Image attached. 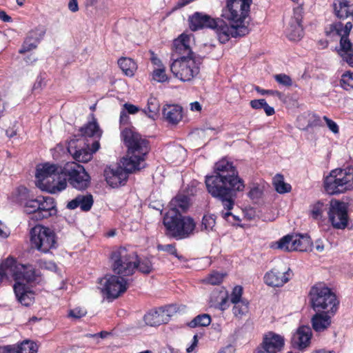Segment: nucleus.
Returning <instances> with one entry per match:
<instances>
[{
    "label": "nucleus",
    "instance_id": "f257e3e1",
    "mask_svg": "<svg viewBox=\"0 0 353 353\" xmlns=\"http://www.w3.org/2000/svg\"><path fill=\"white\" fill-rule=\"evenodd\" d=\"M205 183L209 194L221 202L222 217L232 224L239 221L230 211L234 206L237 193L244 190L245 183L233 163L225 158L216 162L214 174L206 176Z\"/></svg>",
    "mask_w": 353,
    "mask_h": 353
},
{
    "label": "nucleus",
    "instance_id": "f03ea898",
    "mask_svg": "<svg viewBox=\"0 0 353 353\" xmlns=\"http://www.w3.org/2000/svg\"><path fill=\"white\" fill-rule=\"evenodd\" d=\"M121 136L128 148L127 154L121 159L119 166L105 172V180L112 188L124 185L129 173L145 167L150 150L148 141L131 129L123 130Z\"/></svg>",
    "mask_w": 353,
    "mask_h": 353
},
{
    "label": "nucleus",
    "instance_id": "7ed1b4c3",
    "mask_svg": "<svg viewBox=\"0 0 353 353\" xmlns=\"http://www.w3.org/2000/svg\"><path fill=\"white\" fill-rule=\"evenodd\" d=\"M39 272L32 265L19 263L12 279L14 281L13 290L17 301L23 306H30L34 300V293L28 283L35 281Z\"/></svg>",
    "mask_w": 353,
    "mask_h": 353
},
{
    "label": "nucleus",
    "instance_id": "20e7f679",
    "mask_svg": "<svg viewBox=\"0 0 353 353\" xmlns=\"http://www.w3.org/2000/svg\"><path fill=\"white\" fill-rule=\"evenodd\" d=\"M352 28V24L350 22H347L345 24L341 22H334L327 26L325 30L326 36L330 39H339L338 54L350 67H353V45L348 36Z\"/></svg>",
    "mask_w": 353,
    "mask_h": 353
},
{
    "label": "nucleus",
    "instance_id": "39448f33",
    "mask_svg": "<svg viewBox=\"0 0 353 353\" xmlns=\"http://www.w3.org/2000/svg\"><path fill=\"white\" fill-rule=\"evenodd\" d=\"M311 307L315 312H329L336 313L339 300L330 288L320 283L313 285L308 294Z\"/></svg>",
    "mask_w": 353,
    "mask_h": 353
},
{
    "label": "nucleus",
    "instance_id": "423d86ee",
    "mask_svg": "<svg viewBox=\"0 0 353 353\" xmlns=\"http://www.w3.org/2000/svg\"><path fill=\"white\" fill-rule=\"evenodd\" d=\"M163 225L167 234L176 240L190 237L196 228V223L192 217L174 211L167 212L163 217Z\"/></svg>",
    "mask_w": 353,
    "mask_h": 353
},
{
    "label": "nucleus",
    "instance_id": "0eeeda50",
    "mask_svg": "<svg viewBox=\"0 0 353 353\" xmlns=\"http://www.w3.org/2000/svg\"><path fill=\"white\" fill-rule=\"evenodd\" d=\"M201 63V57L197 55L181 56L173 59L170 70L181 81H190L199 74Z\"/></svg>",
    "mask_w": 353,
    "mask_h": 353
},
{
    "label": "nucleus",
    "instance_id": "6e6552de",
    "mask_svg": "<svg viewBox=\"0 0 353 353\" xmlns=\"http://www.w3.org/2000/svg\"><path fill=\"white\" fill-rule=\"evenodd\" d=\"M350 169H335L324 178L323 185L329 194L344 193L353 189Z\"/></svg>",
    "mask_w": 353,
    "mask_h": 353
},
{
    "label": "nucleus",
    "instance_id": "1a4fd4ad",
    "mask_svg": "<svg viewBox=\"0 0 353 353\" xmlns=\"http://www.w3.org/2000/svg\"><path fill=\"white\" fill-rule=\"evenodd\" d=\"M112 271L123 276H130L137 270V254L125 248L121 247L111 255Z\"/></svg>",
    "mask_w": 353,
    "mask_h": 353
},
{
    "label": "nucleus",
    "instance_id": "9d476101",
    "mask_svg": "<svg viewBox=\"0 0 353 353\" xmlns=\"http://www.w3.org/2000/svg\"><path fill=\"white\" fill-rule=\"evenodd\" d=\"M30 239L32 248L43 253H48L57 246L54 232L42 225H36L30 230Z\"/></svg>",
    "mask_w": 353,
    "mask_h": 353
},
{
    "label": "nucleus",
    "instance_id": "9b49d317",
    "mask_svg": "<svg viewBox=\"0 0 353 353\" xmlns=\"http://www.w3.org/2000/svg\"><path fill=\"white\" fill-rule=\"evenodd\" d=\"M251 4L252 0H227L221 16L239 26H246L245 19L249 14Z\"/></svg>",
    "mask_w": 353,
    "mask_h": 353
},
{
    "label": "nucleus",
    "instance_id": "f8f14e48",
    "mask_svg": "<svg viewBox=\"0 0 353 353\" xmlns=\"http://www.w3.org/2000/svg\"><path fill=\"white\" fill-rule=\"evenodd\" d=\"M130 280L122 275L108 274L100 280V288L107 299H115L126 292Z\"/></svg>",
    "mask_w": 353,
    "mask_h": 353
},
{
    "label": "nucleus",
    "instance_id": "ddd939ff",
    "mask_svg": "<svg viewBox=\"0 0 353 353\" xmlns=\"http://www.w3.org/2000/svg\"><path fill=\"white\" fill-rule=\"evenodd\" d=\"M63 175L68 177L69 183L75 189H86L90 183V176L84 167L75 162H68L63 167Z\"/></svg>",
    "mask_w": 353,
    "mask_h": 353
},
{
    "label": "nucleus",
    "instance_id": "4468645a",
    "mask_svg": "<svg viewBox=\"0 0 353 353\" xmlns=\"http://www.w3.org/2000/svg\"><path fill=\"white\" fill-rule=\"evenodd\" d=\"M58 174H63V168L55 163H44L39 164L36 170V185L39 188H46L51 191H57L59 189L52 185L50 181L58 176Z\"/></svg>",
    "mask_w": 353,
    "mask_h": 353
},
{
    "label": "nucleus",
    "instance_id": "2eb2a0df",
    "mask_svg": "<svg viewBox=\"0 0 353 353\" xmlns=\"http://www.w3.org/2000/svg\"><path fill=\"white\" fill-rule=\"evenodd\" d=\"M216 26L213 29L215 30L217 37L221 43H225L231 37H243L250 32L248 26H239L233 23H230V26H229L219 19H216Z\"/></svg>",
    "mask_w": 353,
    "mask_h": 353
},
{
    "label": "nucleus",
    "instance_id": "dca6fc26",
    "mask_svg": "<svg viewBox=\"0 0 353 353\" xmlns=\"http://www.w3.org/2000/svg\"><path fill=\"white\" fill-rule=\"evenodd\" d=\"M303 14V9L302 6L299 5L293 8L292 16L285 30L286 37L290 41H299L303 36L302 26Z\"/></svg>",
    "mask_w": 353,
    "mask_h": 353
},
{
    "label": "nucleus",
    "instance_id": "f3484780",
    "mask_svg": "<svg viewBox=\"0 0 353 353\" xmlns=\"http://www.w3.org/2000/svg\"><path fill=\"white\" fill-rule=\"evenodd\" d=\"M329 219L334 228L343 229L347 225V208L345 203L332 201L328 212Z\"/></svg>",
    "mask_w": 353,
    "mask_h": 353
},
{
    "label": "nucleus",
    "instance_id": "a211bd4d",
    "mask_svg": "<svg viewBox=\"0 0 353 353\" xmlns=\"http://www.w3.org/2000/svg\"><path fill=\"white\" fill-rule=\"evenodd\" d=\"M173 306L159 307L149 311L145 314L143 319L146 325L155 327L169 321L170 316L174 312Z\"/></svg>",
    "mask_w": 353,
    "mask_h": 353
},
{
    "label": "nucleus",
    "instance_id": "6ab92c4d",
    "mask_svg": "<svg viewBox=\"0 0 353 353\" xmlns=\"http://www.w3.org/2000/svg\"><path fill=\"white\" fill-rule=\"evenodd\" d=\"M284 346V339L282 336L269 332L263 337L261 345L254 353H278Z\"/></svg>",
    "mask_w": 353,
    "mask_h": 353
},
{
    "label": "nucleus",
    "instance_id": "aec40b11",
    "mask_svg": "<svg viewBox=\"0 0 353 353\" xmlns=\"http://www.w3.org/2000/svg\"><path fill=\"white\" fill-rule=\"evenodd\" d=\"M68 150L73 158L79 162L87 163L92 158L88 145L84 143V139H72L69 141Z\"/></svg>",
    "mask_w": 353,
    "mask_h": 353
},
{
    "label": "nucleus",
    "instance_id": "412c9836",
    "mask_svg": "<svg viewBox=\"0 0 353 353\" xmlns=\"http://www.w3.org/2000/svg\"><path fill=\"white\" fill-rule=\"evenodd\" d=\"M192 38L191 34L183 33L174 40L172 60L181 56L196 55L192 51L190 47Z\"/></svg>",
    "mask_w": 353,
    "mask_h": 353
},
{
    "label": "nucleus",
    "instance_id": "4be33fe9",
    "mask_svg": "<svg viewBox=\"0 0 353 353\" xmlns=\"http://www.w3.org/2000/svg\"><path fill=\"white\" fill-rule=\"evenodd\" d=\"M292 276V272L290 268L283 271L274 268L265 274L264 281L270 286L281 287L288 282Z\"/></svg>",
    "mask_w": 353,
    "mask_h": 353
},
{
    "label": "nucleus",
    "instance_id": "5701e85b",
    "mask_svg": "<svg viewBox=\"0 0 353 353\" xmlns=\"http://www.w3.org/2000/svg\"><path fill=\"white\" fill-rule=\"evenodd\" d=\"M336 314H330L329 312H316L311 319L313 330L319 333L327 330L331 326L332 318Z\"/></svg>",
    "mask_w": 353,
    "mask_h": 353
},
{
    "label": "nucleus",
    "instance_id": "b1692460",
    "mask_svg": "<svg viewBox=\"0 0 353 353\" xmlns=\"http://www.w3.org/2000/svg\"><path fill=\"white\" fill-rule=\"evenodd\" d=\"M216 21L206 14L195 12L190 17V28L193 31L205 28L212 29L216 26Z\"/></svg>",
    "mask_w": 353,
    "mask_h": 353
},
{
    "label": "nucleus",
    "instance_id": "393cba45",
    "mask_svg": "<svg viewBox=\"0 0 353 353\" xmlns=\"http://www.w3.org/2000/svg\"><path fill=\"white\" fill-rule=\"evenodd\" d=\"M57 212L54 200L50 196H39V210L35 215V221L47 219Z\"/></svg>",
    "mask_w": 353,
    "mask_h": 353
},
{
    "label": "nucleus",
    "instance_id": "a878e982",
    "mask_svg": "<svg viewBox=\"0 0 353 353\" xmlns=\"http://www.w3.org/2000/svg\"><path fill=\"white\" fill-rule=\"evenodd\" d=\"M312 335V330L309 326H301L292 336V345L299 350H303L310 343Z\"/></svg>",
    "mask_w": 353,
    "mask_h": 353
},
{
    "label": "nucleus",
    "instance_id": "bb28decb",
    "mask_svg": "<svg viewBox=\"0 0 353 353\" xmlns=\"http://www.w3.org/2000/svg\"><path fill=\"white\" fill-rule=\"evenodd\" d=\"M94 203L93 196L90 194H79L67 203V208L74 210L78 207L83 212L89 211Z\"/></svg>",
    "mask_w": 353,
    "mask_h": 353
},
{
    "label": "nucleus",
    "instance_id": "cd10ccee",
    "mask_svg": "<svg viewBox=\"0 0 353 353\" xmlns=\"http://www.w3.org/2000/svg\"><path fill=\"white\" fill-rule=\"evenodd\" d=\"M151 62L154 66L151 76L152 79L158 83H164L168 80L165 67L154 53L152 54Z\"/></svg>",
    "mask_w": 353,
    "mask_h": 353
},
{
    "label": "nucleus",
    "instance_id": "c85d7f7f",
    "mask_svg": "<svg viewBox=\"0 0 353 353\" xmlns=\"http://www.w3.org/2000/svg\"><path fill=\"white\" fill-rule=\"evenodd\" d=\"M182 108L178 105H165L163 109V116L167 122L176 125L182 119Z\"/></svg>",
    "mask_w": 353,
    "mask_h": 353
},
{
    "label": "nucleus",
    "instance_id": "c756f323",
    "mask_svg": "<svg viewBox=\"0 0 353 353\" xmlns=\"http://www.w3.org/2000/svg\"><path fill=\"white\" fill-rule=\"evenodd\" d=\"M334 10L336 17L340 19L353 16V0H338L334 3Z\"/></svg>",
    "mask_w": 353,
    "mask_h": 353
},
{
    "label": "nucleus",
    "instance_id": "7c9ffc66",
    "mask_svg": "<svg viewBox=\"0 0 353 353\" xmlns=\"http://www.w3.org/2000/svg\"><path fill=\"white\" fill-rule=\"evenodd\" d=\"M19 263L13 257H8L0 265V283L3 278H12Z\"/></svg>",
    "mask_w": 353,
    "mask_h": 353
},
{
    "label": "nucleus",
    "instance_id": "2f4dec72",
    "mask_svg": "<svg viewBox=\"0 0 353 353\" xmlns=\"http://www.w3.org/2000/svg\"><path fill=\"white\" fill-rule=\"evenodd\" d=\"M190 206L189 198L185 195H177L170 203V210L174 213L185 212Z\"/></svg>",
    "mask_w": 353,
    "mask_h": 353
},
{
    "label": "nucleus",
    "instance_id": "473e14b6",
    "mask_svg": "<svg viewBox=\"0 0 353 353\" xmlns=\"http://www.w3.org/2000/svg\"><path fill=\"white\" fill-rule=\"evenodd\" d=\"M80 132L81 137H88L100 138L102 135V130L99 128V126L94 119H93L92 121L88 122L83 127L81 128Z\"/></svg>",
    "mask_w": 353,
    "mask_h": 353
},
{
    "label": "nucleus",
    "instance_id": "72a5a7b5",
    "mask_svg": "<svg viewBox=\"0 0 353 353\" xmlns=\"http://www.w3.org/2000/svg\"><path fill=\"white\" fill-rule=\"evenodd\" d=\"M292 234H288L277 241H273L270 244V248L273 250H279L282 251L292 252L294 251L295 248H293Z\"/></svg>",
    "mask_w": 353,
    "mask_h": 353
},
{
    "label": "nucleus",
    "instance_id": "f704fd0d",
    "mask_svg": "<svg viewBox=\"0 0 353 353\" xmlns=\"http://www.w3.org/2000/svg\"><path fill=\"white\" fill-rule=\"evenodd\" d=\"M160 103L154 97H150L148 99L147 106L142 111L150 119L155 120L158 117Z\"/></svg>",
    "mask_w": 353,
    "mask_h": 353
},
{
    "label": "nucleus",
    "instance_id": "c9c22d12",
    "mask_svg": "<svg viewBox=\"0 0 353 353\" xmlns=\"http://www.w3.org/2000/svg\"><path fill=\"white\" fill-rule=\"evenodd\" d=\"M118 64L123 72L128 77H132L137 68L136 63L130 58L122 57L119 59Z\"/></svg>",
    "mask_w": 353,
    "mask_h": 353
},
{
    "label": "nucleus",
    "instance_id": "e433bc0d",
    "mask_svg": "<svg viewBox=\"0 0 353 353\" xmlns=\"http://www.w3.org/2000/svg\"><path fill=\"white\" fill-rule=\"evenodd\" d=\"M29 198L28 190L24 186L17 188L10 196L9 199L12 203L23 205Z\"/></svg>",
    "mask_w": 353,
    "mask_h": 353
},
{
    "label": "nucleus",
    "instance_id": "4c0bfd02",
    "mask_svg": "<svg viewBox=\"0 0 353 353\" xmlns=\"http://www.w3.org/2000/svg\"><path fill=\"white\" fill-rule=\"evenodd\" d=\"M38 345L32 341L26 340L17 348L10 350L8 353H37Z\"/></svg>",
    "mask_w": 353,
    "mask_h": 353
},
{
    "label": "nucleus",
    "instance_id": "58836bf2",
    "mask_svg": "<svg viewBox=\"0 0 353 353\" xmlns=\"http://www.w3.org/2000/svg\"><path fill=\"white\" fill-rule=\"evenodd\" d=\"M62 175H63V174H58V176L53 177V179L50 181V183H52V185L54 186L55 188L59 189L58 190L53 192L46 188L40 189L50 194H58L62 192L67 188L68 185L66 179L62 177Z\"/></svg>",
    "mask_w": 353,
    "mask_h": 353
},
{
    "label": "nucleus",
    "instance_id": "ea45409f",
    "mask_svg": "<svg viewBox=\"0 0 353 353\" xmlns=\"http://www.w3.org/2000/svg\"><path fill=\"white\" fill-rule=\"evenodd\" d=\"M23 205L24 208V212L26 214L31 215V219L35 220V215L39 210V196L36 199H31L28 198Z\"/></svg>",
    "mask_w": 353,
    "mask_h": 353
},
{
    "label": "nucleus",
    "instance_id": "a19ab883",
    "mask_svg": "<svg viewBox=\"0 0 353 353\" xmlns=\"http://www.w3.org/2000/svg\"><path fill=\"white\" fill-rule=\"evenodd\" d=\"M292 244L293 248H295L294 251L304 252L310 247V240L307 238H305L303 236L298 234H292Z\"/></svg>",
    "mask_w": 353,
    "mask_h": 353
},
{
    "label": "nucleus",
    "instance_id": "79ce46f5",
    "mask_svg": "<svg viewBox=\"0 0 353 353\" xmlns=\"http://www.w3.org/2000/svg\"><path fill=\"white\" fill-rule=\"evenodd\" d=\"M273 184L276 191L280 194L289 192L291 190V185L284 181L283 176L276 174L273 178Z\"/></svg>",
    "mask_w": 353,
    "mask_h": 353
},
{
    "label": "nucleus",
    "instance_id": "37998d69",
    "mask_svg": "<svg viewBox=\"0 0 353 353\" xmlns=\"http://www.w3.org/2000/svg\"><path fill=\"white\" fill-rule=\"evenodd\" d=\"M211 317L209 314H203L196 316L188 323L190 327H205L210 324Z\"/></svg>",
    "mask_w": 353,
    "mask_h": 353
},
{
    "label": "nucleus",
    "instance_id": "c03bdc74",
    "mask_svg": "<svg viewBox=\"0 0 353 353\" xmlns=\"http://www.w3.org/2000/svg\"><path fill=\"white\" fill-rule=\"evenodd\" d=\"M137 270L143 274H149L153 270L152 263L150 259H139L137 256Z\"/></svg>",
    "mask_w": 353,
    "mask_h": 353
},
{
    "label": "nucleus",
    "instance_id": "a18cd8bd",
    "mask_svg": "<svg viewBox=\"0 0 353 353\" xmlns=\"http://www.w3.org/2000/svg\"><path fill=\"white\" fill-rule=\"evenodd\" d=\"M325 210V204L321 201H317L310 206V216L314 219H319Z\"/></svg>",
    "mask_w": 353,
    "mask_h": 353
},
{
    "label": "nucleus",
    "instance_id": "49530a36",
    "mask_svg": "<svg viewBox=\"0 0 353 353\" xmlns=\"http://www.w3.org/2000/svg\"><path fill=\"white\" fill-rule=\"evenodd\" d=\"M248 302L246 300L234 304L232 312L236 317L241 318L248 312Z\"/></svg>",
    "mask_w": 353,
    "mask_h": 353
},
{
    "label": "nucleus",
    "instance_id": "de8ad7c7",
    "mask_svg": "<svg viewBox=\"0 0 353 353\" xmlns=\"http://www.w3.org/2000/svg\"><path fill=\"white\" fill-rule=\"evenodd\" d=\"M215 217L213 214H205L202 219L201 230L212 231L215 226Z\"/></svg>",
    "mask_w": 353,
    "mask_h": 353
},
{
    "label": "nucleus",
    "instance_id": "09e8293b",
    "mask_svg": "<svg viewBox=\"0 0 353 353\" xmlns=\"http://www.w3.org/2000/svg\"><path fill=\"white\" fill-rule=\"evenodd\" d=\"M185 153V150L181 147H172L170 148L168 154V159L172 161H180L179 156H182Z\"/></svg>",
    "mask_w": 353,
    "mask_h": 353
},
{
    "label": "nucleus",
    "instance_id": "8fccbe9b",
    "mask_svg": "<svg viewBox=\"0 0 353 353\" xmlns=\"http://www.w3.org/2000/svg\"><path fill=\"white\" fill-rule=\"evenodd\" d=\"M243 291V288L240 285H236L233 288L230 296V300L232 304H236L245 300L242 298Z\"/></svg>",
    "mask_w": 353,
    "mask_h": 353
},
{
    "label": "nucleus",
    "instance_id": "3c124183",
    "mask_svg": "<svg viewBox=\"0 0 353 353\" xmlns=\"http://www.w3.org/2000/svg\"><path fill=\"white\" fill-rule=\"evenodd\" d=\"M223 274L213 272L204 279V282L211 285H219L223 281Z\"/></svg>",
    "mask_w": 353,
    "mask_h": 353
},
{
    "label": "nucleus",
    "instance_id": "603ef678",
    "mask_svg": "<svg viewBox=\"0 0 353 353\" xmlns=\"http://www.w3.org/2000/svg\"><path fill=\"white\" fill-rule=\"evenodd\" d=\"M45 29L43 27H37L34 30H31L27 37L32 41H37L38 43L43 39L45 34Z\"/></svg>",
    "mask_w": 353,
    "mask_h": 353
},
{
    "label": "nucleus",
    "instance_id": "864d4df0",
    "mask_svg": "<svg viewBox=\"0 0 353 353\" xmlns=\"http://www.w3.org/2000/svg\"><path fill=\"white\" fill-rule=\"evenodd\" d=\"M353 81V72L347 71L343 74L340 83L344 89L347 90L349 88H352L351 82Z\"/></svg>",
    "mask_w": 353,
    "mask_h": 353
},
{
    "label": "nucleus",
    "instance_id": "5fc2aeb1",
    "mask_svg": "<svg viewBox=\"0 0 353 353\" xmlns=\"http://www.w3.org/2000/svg\"><path fill=\"white\" fill-rule=\"evenodd\" d=\"M38 43L32 41L28 37L25 39L21 48L19 50V53L23 54L35 49L37 47Z\"/></svg>",
    "mask_w": 353,
    "mask_h": 353
},
{
    "label": "nucleus",
    "instance_id": "6e6d98bb",
    "mask_svg": "<svg viewBox=\"0 0 353 353\" xmlns=\"http://www.w3.org/2000/svg\"><path fill=\"white\" fill-rule=\"evenodd\" d=\"M157 248L159 250L165 251L170 253V254L174 255L175 257L180 260L183 259V256L178 254L175 246L172 244L159 245Z\"/></svg>",
    "mask_w": 353,
    "mask_h": 353
},
{
    "label": "nucleus",
    "instance_id": "4d7b16f0",
    "mask_svg": "<svg viewBox=\"0 0 353 353\" xmlns=\"http://www.w3.org/2000/svg\"><path fill=\"white\" fill-rule=\"evenodd\" d=\"M87 314L85 308L77 307L69 311L68 316L74 319H79L84 316Z\"/></svg>",
    "mask_w": 353,
    "mask_h": 353
},
{
    "label": "nucleus",
    "instance_id": "13d9d810",
    "mask_svg": "<svg viewBox=\"0 0 353 353\" xmlns=\"http://www.w3.org/2000/svg\"><path fill=\"white\" fill-rule=\"evenodd\" d=\"M274 79L277 83L285 86H290L292 83L290 76L285 74H279L274 75Z\"/></svg>",
    "mask_w": 353,
    "mask_h": 353
},
{
    "label": "nucleus",
    "instance_id": "bf43d9fd",
    "mask_svg": "<svg viewBox=\"0 0 353 353\" xmlns=\"http://www.w3.org/2000/svg\"><path fill=\"white\" fill-rule=\"evenodd\" d=\"M323 119L325 121L329 130L334 134H338L339 132V128L337 123L333 120L329 119L327 117L324 116Z\"/></svg>",
    "mask_w": 353,
    "mask_h": 353
},
{
    "label": "nucleus",
    "instance_id": "052dcab7",
    "mask_svg": "<svg viewBox=\"0 0 353 353\" xmlns=\"http://www.w3.org/2000/svg\"><path fill=\"white\" fill-rule=\"evenodd\" d=\"M46 86V78L43 75L37 77L35 83L33 85V90L39 92Z\"/></svg>",
    "mask_w": 353,
    "mask_h": 353
},
{
    "label": "nucleus",
    "instance_id": "680f3d73",
    "mask_svg": "<svg viewBox=\"0 0 353 353\" xmlns=\"http://www.w3.org/2000/svg\"><path fill=\"white\" fill-rule=\"evenodd\" d=\"M39 265L41 268L52 272H55L57 269V265L52 261H41Z\"/></svg>",
    "mask_w": 353,
    "mask_h": 353
},
{
    "label": "nucleus",
    "instance_id": "e2e57ef3",
    "mask_svg": "<svg viewBox=\"0 0 353 353\" xmlns=\"http://www.w3.org/2000/svg\"><path fill=\"white\" fill-rule=\"evenodd\" d=\"M255 90L257 91L258 93H259L262 95L271 94V95H274V96H277V97H281V92L277 90H263V89L260 88L259 87H256Z\"/></svg>",
    "mask_w": 353,
    "mask_h": 353
},
{
    "label": "nucleus",
    "instance_id": "0e129e2a",
    "mask_svg": "<svg viewBox=\"0 0 353 353\" xmlns=\"http://www.w3.org/2000/svg\"><path fill=\"white\" fill-rule=\"evenodd\" d=\"M123 108L124 109L123 110H125L127 114H134L139 110V107L130 103H125Z\"/></svg>",
    "mask_w": 353,
    "mask_h": 353
},
{
    "label": "nucleus",
    "instance_id": "69168bd1",
    "mask_svg": "<svg viewBox=\"0 0 353 353\" xmlns=\"http://www.w3.org/2000/svg\"><path fill=\"white\" fill-rule=\"evenodd\" d=\"M266 101L263 99H254L250 101V106L253 109L259 110L263 108Z\"/></svg>",
    "mask_w": 353,
    "mask_h": 353
},
{
    "label": "nucleus",
    "instance_id": "338daca9",
    "mask_svg": "<svg viewBox=\"0 0 353 353\" xmlns=\"http://www.w3.org/2000/svg\"><path fill=\"white\" fill-rule=\"evenodd\" d=\"M220 302L215 307H218L221 310H225L228 307V296L223 294L220 295Z\"/></svg>",
    "mask_w": 353,
    "mask_h": 353
},
{
    "label": "nucleus",
    "instance_id": "774afa93",
    "mask_svg": "<svg viewBox=\"0 0 353 353\" xmlns=\"http://www.w3.org/2000/svg\"><path fill=\"white\" fill-rule=\"evenodd\" d=\"M10 234V230L0 221V236L2 238H7Z\"/></svg>",
    "mask_w": 353,
    "mask_h": 353
}]
</instances>
